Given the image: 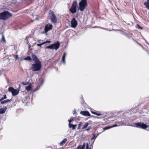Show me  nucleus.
I'll list each match as a JSON object with an SVG mask.
<instances>
[{
	"label": "nucleus",
	"mask_w": 149,
	"mask_h": 149,
	"mask_svg": "<svg viewBox=\"0 0 149 149\" xmlns=\"http://www.w3.org/2000/svg\"><path fill=\"white\" fill-rule=\"evenodd\" d=\"M69 127L70 128H72V129L73 130L74 129V125L72 124L71 123H69Z\"/></svg>",
	"instance_id": "obj_24"
},
{
	"label": "nucleus",
	"mask_w": 149,
	"mask_h": 149,
	"mask_svg": "<svg viewBox=\"0 0 149 149\" xmlns=\"http://www.w3.org/2000/svg\"><path fill=\"white\" fill-rule=\"evenodd\" d=\"M89 149H91V148H89Z\"/></svg>",
	"instance_id": "obj_42"
},
{
	"label": "nucleus",
	"mask_w": 149,
	"mask_h": 149,
	"mask_svg": "<svg viewBox=\"0 0 149 149\" xmlns=\"http://www.w3.org/2000/svg\"><path fill=\"white\" fill-rule=\"evenodd\" d=\"M89 124V123L88 122L85 123V124L84 125L83 127L82 128V129H84L87 127Z\"/></svg>",
	"instance_id": "obj_23"
},
{
	"label": "nucleus",
	"mask_w": 149,
	"mask_h": 149,
	"mask_svg": "<svg viewBox=\"0 0 149 149\" xmlns=\"http://www.w3.org/2000/svg\"><path fill=\"white\" fill-rule=\"evenodd\" d=\"M120 125V124L118 123V124H116V125H113L112 126H109V127H105L104 128V130L108 129H109L110 128H112V127H116V126H119Z\"/></svg>",
	"instance_id": "obj_15"
},
{
	"label": "nucleus",
	"mask_w": 149,
	"mask_h": 149,
	"mask_svg": "<svg viewBox=\"0 0 149 149\" xmlns=\"http://www.w3.org/2000/svg\"><path fill=\"white\" fill-rule=\"evenodd\" d=\"M53 27V26L52 24H47L45 25L44 29V31L42 32V33H47V32L50 30H51Z\"/></svg>",
	"instance_id": "obj_6"
},
{
	"label": "nucleus",
	"mask_w": 149,
	"mask_h": 149,
	"mask_svg": "<svg viewBox=\"0 0 149 149\" xmlns=\"http://www.w3.org/2000/svg\"><path fill=\"white\" fill-rule=\"evenodd\" d=\"M7 109V107H4L1 108L0 109V114H3L5 113Z\"/></svg>",
	"instance_id": "obj_13"
},
{
	"label": "nucleus",
	"mask_w": 149,
	"mask_h": 149,
	"mask_svg": "<svg viewBox=\"0 0 149 149\" xmlns=\"http://www.w3.org/2000/svg\"><path fill=\"white\" fill-rule=\"evenodd\" d=\"M35 19H37V20H38V18H36Z\"/></svg>",
	"instance_id": "obj_39"
},
{
	"label": "nucleus",
	"mask_w": 149,
	"mask_h": 149,
	"mask_svg": "<svg viewBox=\"0 0 149 149\" xmlns=\"http://www.w3.org/2000/svg\"><path fill=\"white\" fill-rule=\"evenodd\" d=\"M12 100L11 99H7L1 101V104H3L5 103H7L8 102H10Z\"/></svg>",
	"instance_id": "obj_16"
},
{
	"label": "nucleus",
	"mask_w": 149,
	"mask_h": 149,
	"mask_svg": "<svg viewBox=\"0 0 149 149\" xmlns=\"http://www.w3.org/2000/svg\"><path fill=\"white\" fill-rule=\"evenodd\" d=\"M90 128H91V127H88V128H87V129H86V130H87L88 131V130H90Z\"/></svg>",
	"instance_id": "obj_32"
},
{
	"label": "nucleus",
	"mask_w": 149,
	"mask_h": 149,
	"mask_svg": "<svg viewBox=\"0 0 149 149\" xmlns=\"http://www.w3.org/2000/svg\"><path fill=\"white\" fill-rule=\"evenodd\" d=\"M77 5V2L76 1H73L70 10L72 13H74L76 12Z\"/></svg>",
	"instance_id": "obj_5"
},
{
	"label": "nucleus",
	"mask_w": 149,
	"mask_h": 149,
	"mask_svg": "<svg viewBox=\"0 0 149 149\" xmlns=\"http://www.w3.org/2000/svg\"><path fill=\"white\" fill-rule=\"evenodd\" d=\"M85 147V143H84L83 145L79 146H78L77 149H84Z\"/></svg>",
	"instance_id": "obj_19"
},
{
	"label": "nucleus",
	"mask_w": 149,
	"mask_h": 149,
	"mask_svg": "<svg viewBox=\"0 0 149 149\" xmlns=\"http://www.w3.org/2000/svg\"><path fill=\"white\" fill-rule=\"evenodd\" d=\"M79 5L78 10L81 11H84L88 6L87 0H81L79 3Z\"/></svg>",
	"instance_id": "obj_2"
},
{
	"label": "nucleus",
	"mask_w": 149,
	"mask_h": 149,
	"mask_svg": "<svg viewBox=\"0 0 149 149\" xmlns=\"http://www.w3.org/2000/svg\"><path fill=\"white\" fill-rule=\"evenodd\" d=\"M50 19L51 20V22L54 23H55L57 22V19L56 16L53 12H52L50 13Z\"/></svg>",
	"instance_id": "obj_7"
},
{
	"label": "nucleus",
	"mask_w": 149,
	"mask_h": 149,
	"mask_svg": "<svg viewBox=\"0 0 149 149\" xmlns=\"http://www.w3.org/2000/svg\"><path fill=\"white\" fill-rule=\"evenodd\" d=\"M31 58L30 56H27L23 60L31 61Z\"/></svg>",
	"instance_id": "obj_22"
},
{
	"label": "nucleus",
	"mask_w": 149,
	"mask_h": 149,
	"mask_svg": "<svg viewBox=\"0 0 149 149\" xmlns=\"http://www.w3.org/2000/svg\"><path fill=\"white\" fill-rule=\"evenodd\" d=\"M74 129H75V127L77 126V125H74Z\"/></svg>",
	"instance_id": "obj_37"
},
{
	"label": "nucleus",
	"mask_w": 149,
	"mask_h": 149,
	"mask_svg": "<svg viewBox=\"0 0 149 149\" xmlns=\"http://www.w3.org/2000/svg\"><path fill=\"white\" fill-rule=\"evenodd\" d=\"M26 89L28 91H29L32 90L31 87V85L29 84L28 86H26Z\"/></svg>",
	"instance_id": "obj_18"
},
{
	"label": "nucleus",
	"mask_w": 149,
	"mask_h": 149,
	"mask_svg": "<svg viewBox=\"0 0 149 149\" xmlns=\"http://www.w3.org/2000/svg\"><path fill=\"white\" fill-rule=\"evenodd\" d=\"M3 99H4L3 98V97H2L1 99H0V101H2Z\"/></svg>",
	"instance_id": "obj_33"
},
{
	"label": "nucleus",
	"mask_w": 149,
	"mask_h": 149,
	"mask_svg": "<svg viewBox=\"0 0 149 149\" xmlns=\"http://www.w3.org/2000/svg\"><path fill=\"white\" fill-rule=\"evenodd\" d=\"M51 42V41H49V40H47L46 41L43 42L44 43V44L46 43H50Z\"/></svg>",
	"instance_id": "obj_28"
},
{
	"label": "nucleus",
	"mask_w": 149,
	"mask_h": 149,
	"mask_svg": "<svg viewBox=\"0 0 149 149\" xmlns=\"http://www.w3.org/2000/svg\"><path fill=\"white\" fill-rule=\"evenodd\" d=\"M92 113L93 114H94L95 115V114H96V112H92Z\"/></svg>",
	"instance_id": "obj_35"
},
{
	"label": "nucleus",
	"mask_w": 149,
	"mask_h": 149,
	"mask_svg": "<svg viewBox=\"0 0 149 149\" xmlns=\"http://www.w3.org/2000/svg\"><path fill=\"white\" fill-rule=\"evenodd\" d=\"M2 38L1 40V42L3 43H5L6 42V41L5 40L4 35L3 33H2Z\"/></svg>",
	"instance_id": "obj_20"
},
{
	"label": "nucleus",
	"mask_w": 149,
	"mask_h": 149,
	"mask_svg": "<svg viewBox=\"0 0 149 149\" xmlns=\"http://www.w3.org/2000/svg\"><path fill=\"white\" fill-rule=\"evenodd\" d=\"M18 58V56L17 55L15 57L16 59H17Z\"/></svg>",
	"instance_id": "obj_36"
},
{
	"label": "nucleus",
	"mask_w": 149,
	"mask_h": 149,
	"mask_svg": "<svg viewBox=\"0 0 149 149\" xmlns=\"http://www.w3.org/2000/svg\"><path fill=\"white\" fill-rule=\"evenodd\" d=\"M19 87L20 88V85H19Z\"/></svg>",
	"instance_id": "obj_40"
},
{
	"label": "nucleus",
	"mask_w": 149,
	"mask_h": 149,
	"mask_svg": "<svg viewBox=\"0 0 149 149\" xmlns=\"http://www.w3.org/2000/svg\"><path fill=\"white\" fill-rule=\"evenodd\" d=\"M80 114L84 116H90V114L88 111H83L80 112Z\"/></svg>",
	"instance_id": "obj_11"
},
{
	"label": "nucleus",
	"mask_w": 149,
	"mask_h": 149,
	"mask_svg": "<svg viewBox=\"0 0 149 149\" xmlns=\"http://www.w3.org/2000/svg\"><path fill=\"white\" fill-rule=\"evenodd\" d=\"M136 27L137 29H142V28L138 24H136Z\"/></svg>",
	"instance_id": "obj_26"
},
{
	"label": "nucleus",
	"mask_w": 149,
	"mask_h": 149,
	"mask_svg": "<svg viewBox=\"0 0 149 149\" xmlns=\"http://www.w3.org/2000/svg\"><path fill=\"white\" fill-rule=\"evenodd\" d=\"M71 26L73 28H75L77 25V20L74 18H73L71 21Z\"/></svg>",
	"instance_id": "obj_10"
},
{
	"label": "nucleus",
	"mask_w": 149,
	"mask_h": 149,
	"mask_svg": "<svg viewBox=\"0 0 149 149\" xmlns=\"http://www.w3.org/2000/svg\"><path fill=\"white\" fill-rule=\"evenodd\" d=\"M60 45V43L57 41L56 43H54L51 45L47 46L46 47V48L50 49H55L56 50L58 49Z\"/></svg>",
	"instance_id": "obj_4"
},
{
	"label": "nucleus",
	"mask_w": 149,
	"mask_h": 149,
	"mask_svg": "<svg viewBox=\"0 0 149 149\" xmlns=\"http://www.w3.org/2000/svg\"><path fill=\"white\" fill-rule=\"evenodd\" d=\"M134 126L137 127L142 128L144 129L147 128L148 127V126L146 125V124H144L143 123H135Z\"/></svg>",
	"instance_id": "obj_8"
},
{
	"label": "nucleus",
	"mask_w": 149,
	"mask_h": 149,
	"mask_svg": "<svg viewBox=\"0 0 149 149\" xmlns=\"http://www.w3.org/2000/svg\"><path fill=\"white\" fill-rule=\"evenodd\" d=\"M83 124V123L82 122H80L79 124L78 125V129H80L81 128L80 127L81 126V125Z\"/></svg>",
	"instance_id": "obj_25"
},
{
	"label": "nucleus",
	"mask_w": 149,
	"mask_h": 149,
	"mask_svg": "<svg viewBox=\"0 0 149 149\" xmlns=\"http://www.w3.org/2000/svg\"><path fill=\"white\" fill-rule=\"evenodd\" d=\"M99 134V133L97 134L96 135L95 134L93 133L92 134V135H93V136L91 138V141L93 140V142H92V144H93V143L95 141V140L97 138V136H98Z\"/></svg>",
	"instance_id": "obj_12"
},
{
	"label": "nucleus",
	"mask_w": 149,
	"mask_h": 149,
	"mask_svg": "<svg viewBox=\"0 0 149 149\" xmlns=\"http://www.w3.org/2000/svg\"><path fill=\"white\" fill-rule=\"evenodd\" d=\"M68 121L69 122V123H70L71 122L72 120H68Z\"/></svg>",
	"instance_id": "obj_34"
},
{
	"label": "nucleus",
	"mask_w": 149,
	"mask_h": 149,
	"mask_svg": "<svg viewBox=\"0 0 149 149\" xmlns=\"http://www.w3.org/2000/svg\"><path fill=\"white\" fill-rule=\"evenodd\" d=\"M8 90L9 91L11 92L13 96L17 95L19 93V90L14 89L13 87L9 88Z\"/></svg>",
	"instance_id": "obj_9"
},
{
	"label": "nucleus",
	"mask_w": 149,
	"mask_h": 149,
	"mask_svg": "<svg viewBox=\"0 0 149 149\" xmlns=\"http://www.w3.org/2000/svg\"><path fill=\"white\" fill-rule=\"evenodd\" d=\"M67 141V139L66 138L64 139L60 143V145H63Z\"/></svg>",
	"instance_id": "obj_21"
},
{
	"label": "nucleus",
	"mask_w": 149,
	"mask_h": 149,
	"mask_svg": "<svg viewBox=\"0 0 149 149\" xmlns=\"http://www.w3.org/2000/svg\"><path fill=\"white\" fill-rule=\"evenodd\" d=\"M31 57L35 63L32 64L31 69L33 71H39L42 68L41 61L38 57L33 54H31Z\"/></svg>",
	"instance_id": "obj_1"
},
{
	"label": "nucleus",
	"mask_w": 149,
	"mask_h": 149,
	"mask_svg": "<svg viewBox=\"0 0 149 149\" xmlns=\"http://www.w3.org/2000/svg\"><path fill=\"white\" fill-rule=\"evenodd\" d=\"M95 115H96L97 116H100V115H102V114L99 113H96V114H95Z\"/></svg>",
	"instance_id": "obj_29"
},
{
	"label": "nucleus",
	"mask_w": 149,
	"mask_h": 149,
	"mask_svg": "<svg viewBox=\"0 0 149 149\" xmlns=\"http://www.w3.org/2000/svg\"><path fill=\"white\" fill-rule=\"evenodd\" d=\"M43 81H42V83H43Z\"/></svg>",
	"instance_id": "obj_41"
},
{
	"label": "nucleus",
	"mask_w": 149,
	"mask_h": 149,
	"mask_svg": "<svg viewBox=\"0 0 149 149\" xmlns=\"http://www.w3.org/2000/svg\"><path fill=\"white\" fill-rule=\"evenodd\" d=\"M66 55V53H64L62 58V61L63 62V63L65 64V56Z\"/></svg>",
	"instance_id": "obj_17"
},
{
	"label": "nucleus",
	"mask_w": 149,
	"mask_h": 149,
	"mask_svg": "<svg viewBox=\"0 0 149 149\" xmlns=\"http://www.w3.org/2000/svg\"><path fill=\"white\" fill-rule=\"evenodd\" d=\"M43 44H44V43H43V42H42L40 44H37V46H41Z\"/></svg>",
	"instance_id": "obj_27"
},
{
	"label": "nucleus",
	"mask_w": 149,
	"mask_h": 149,
	"mask_svg": "<svg viewBox=\"0 0 149 149\" xmlns=\"http://www.w3.org/2000/svg\"><path fill=\"white\" fill-rule=\"evenodd\" d=\"M12 15L8 11H5L0 13V19L4 20H7L10 18Z\"/></svg>",
	"instance_id": "obj_3"
},
{
	"label": "nucleus",
	"mask_w": 149,
	"mask_h": 149,
	"mask_svg": "<svg viewBox=\"0 0 149 149\" xmlns=\"http://www.w3.org/2000/svg\"><path fill=\"white\" fill-rule=\"evenodd\" d=\"M22 84H23V85H26V84H25V83H24V82H23L22 83Z\"/></svg>",
	"instance_id": "obj_38"
},
{
	"label": "nucleus",
	"mask_w": 149,
	"mask_h": 149,
	"mask_svg": "<svg viewBox=\"0 0 149 149\" xmlns=\"http://www.w3.org/2000/svg\"><path fill=\"white\" fill-rule=\"evenodd\" d=\"M144 3V5L149 10V0H146Z\"/></svg>",
	"instance_id": "obj_14"
},
{
	"label": "nucleus",
	"mask_w": 149,
	"mask_h": 149,
	"mask_svg": "<svg viewBox=\"0 0 149 149\" xmlns=\"http://www.w3.org/2000/svg\"><path fill=\"white\" fill-rule=\"evenodd\" d=\"M3 98H4V99H5L6 98V95H3Z\"/></svg>",
	"instance_id": "obj_31"
},
{
	"label": "nucleus",
	"mask_w": 149,
	"mask_h": 149,
	"mask_svg": "<svg viewBox=\"0 0 149 149\" xmlns=\"http://www.w3.org/2000/svg\"><path fill=\"white\" fill-rule=\"evenodd\" d=\"M89 147V145L88 143H87L86 144V149H88Z\"/></svg>",
	"instance_id": "obj_30"
}]
</instances>
